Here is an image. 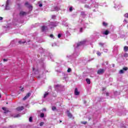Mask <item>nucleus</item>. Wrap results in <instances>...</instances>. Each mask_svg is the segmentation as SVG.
Returning a JSON list of instances; mask_svg holds the SVG:
<instances>
[{
    "instance_id": "41",
    "label": "nucleus",
    "mask_w": 128,
    "mask_h": 128,
    "mask_svg": "<svg viewBox=\"0 0 128 128\" xmlns=\"http://www.w3.org/2000/svg\"><path fill=\"white\" fill-rule=\"evenodd\" d=\"M106 95L107 96H108V93H106Z\"/></svg>"
},
{
    "instance_id": "12",
    "label": "nucleus",
    "mask_w": 128,
    "mask_h": 128,
    "mask_svg": "<svg viewBox=\"0 0 128 128\" xmlns=\"http://www.w3.org/2000/svg\"><path fill=\"white\" fill-rule=\"evenodd\" d=\"M102 25L104 26H108V23L106 22H102Z\"/></svg>"
},
{
    "instance_id": "40",
    "label": "nucleus",
    "mask_w": 128,
    "mask_h": 128,
    "mask_svg": "<svg viewBox=\"0 0 128 128\" xmlns=\"http://www.w3.org/2000/svg\"><path fill=\"white\" fill-rule=\"evenodd\" d=\"M21 92H24V88L21 89Z\"/></svg>"
},
{
    "instance_id": "20",
    "label": "nucleus",
    "mask_w": 128,
    "mask_h": 128,
    "mask_svg": "<svg viewBox=\"0 0 128 128\" xmlns=\"http://www.w3.org/2000/svg\"><path fill=\"white\" fill-rule=\"evenodd\" d=\"M124 18H128V13L124 14Z\"/></svg>"
},
{
    "instance_id": "19",
    "label": "nucleus",
    "mask_w": 128,
    "mask_h": 128,
    "mask_svg": "<svg viewBox=\"0 0 128 128\" xmlns=\"http://www.w3.org/2000/svg\"><path fill=\"white\" fill-rule=\"evenodd\" d=\"M68 72H72V68H68L67 70Z\"/></svg>"
},
{
    "instance_id": "44",
    "label": "nucleus",
    "mask_w": 128,
    "mask_h": 128,
    "mask_svg": "<svg viewBox=\"0 0 128 128\" xmlns=\"http://www.w3.org/2000/svg\"><path fill=\"white\" fill-rule=\"evenodd\" d=\"M32 70H34V68H32Z\"/></svg>"
},
{
    "instance_id": "16",
    "label": "nucleus",
    "mask_w": 128,
    "mask_h": 128,
    "mask_svg": "<svg viewBox=\"0 0 128 128\" xmlns=\"http://www.w3.org/2000/svg\"><path fill=\"white\" fill-rule=\"evenodd\" d=\"M104 43H102V42L99 43V46H104Z\"/></svg>"
},
{
    "instance_id": "26",
    "label": "nucleus",
    "mask_w": 128,
    "mask_h": 128,
    "mask_svg": "<svg viewBox=\"0 0 128 128\" xmlns=\"http://www.w3.org/2000/svg\"><path fill=\"white\" fill-rule=\"evenodd\" d=\"M18 43L19 44H26V42H22V41H19L18 42Z\"/></svg>"
},
{
    "instance_id": "27",
    "label": "nucleus",
    "mask_w": 128,
    "mask_h": 128,
    "mask_svg": "<svg viewBox=\"0 0 128 128\" xmlns=\"http://www.w3.org/2000/svg\"><path fill=\"white\" fill-rule=\"evenodd\" d=\"M86 122H82L81 124H86Z\"/></svg>"
},
{
    "instance_id": "15",
    "label": "nucleus",
    "mask_w": 128,
    "mask_h": 128,
    "mask_svg": "<svg viewBox=\"0 0 128 128\" xmlns=\"http://www.w3.org/2000/svg\"><path fill=\"white\" fill-rule=\"evenodd\" d=\"M44 113H42L40 115V118H44Z\"/></svg>"
},
{
    "instance_id": "9",
    "label": "nucleus",
    "mask_w": 128,
    "mask_h": 128,
    "mask_svg": "<svg viewBox=\"0 0 128 128\" xmlns=\"http://www.w3.org/2000/svg\"><path fill=\"white\" fill-rule=\"evenodd\" d=\"M124 51L126 52H128V46H124Z\"/></svg>"
},
{
    "instance_id": "32",
    "label": "nucleus",
    "mask_w": 128,
    "mask_h": 128,
    "mask_svg": "<svg viewBox=\"0 0 128 128\" xmlns=\"http://www.w3.org/2000/svg\"><path fill=\"white\" fill-rule=\"evenodd\" d=\"M25 6H28V2H26L25 3Z\"/></svg>"
},
{
    "instance_id": "3",
    "label": "nucleus",
    "mask_w": 128,
    "mask_h": 128,
    "mask_svg": "<svg viewBox=\"0 0 128 128\" xmlns=\"http://www.w3.org/2000/svg\"><path fill=\"white\" fill-rule=\"evenodd\" d=\"M98 74H102L104 72V69H100L98 71Z\"/></svg>"
},
{
    "instance_id": "39",
    "label": "nucleus",
    "mask_w": 128,
    "mask_h": 128,
    "mask_svg": "<svg viewBox=\"0 0 128 128\" xmlns=\"http://www.w3.org/2000/svg\"><path fill=\"white\" fill-rule=\"evenodd\" d=\"M81 14H84V12H81Z\"/></svg>"
},
{
    "instance_id": "30",
    "label": "nucleus",
    "mask_w": 128,
    "mask_h": 128,
    "mask_svg": "<svg viewBox=\"0 0 128 128\" xmlns=\"http://www.w3.org/2000/svg\"><path fill=\"white\" fill-rule=\"evenodd\" d=\"M8 2L7 1L6 2V8H8Z\"/></svg>"
},
{
    "instance_id": "25",
    "label": "nucleus",
    "mask_w": 128,
    "mask_h": 128,
    "mask_svg": "<svg viewBox=\"0 0 128 128\" xmlns=\"http://www.w3.org/2000/svg\"><path fill=\"white\" fill-rule=\"evenodd\" d=\"M69 10H70V12H72V6L70 8Z\"/></svg>"
},
{
    "instance_id": "11",
    "label": "nucleus",
    "mask_w": 128,
    "mask_h": 128,
    "mask_svg": "<svg viewBox=\"0 0 128 128\" xmlns=\"http://www.w3.org/2000/svg\"><path fill=\"white\" fill-rule=\"evenodd\" d=\"M86 82L88 84H90V78H86Z\"/></svg>"
},
{
    "instance_id": "38",
    "label": "nucleus",
    "mask_w": 128,
    "mask_h": 128,
    "mask_svg": "<svg viewBox=\"0 0 128 128\" xmlns=\"http://www.w3.org/2000/svg\"><path fill=\"white\" fill-rule=\"evenodd\" d=\"M3 18L2 17H0V20H2Z\"/></svg>"
},
{
    "instance_id": "10",
    "label": "nucleus",
    "mask_w": 128,
    "mask_h": 128,
    "mask_svg": "<svg viewBox=\"0 0 128 128\" xmlns=\"http://www.w3.org/2000/svg\"><path fill=\"white\" fill-rule=\"evenodd\" d=\"M68 116L70 118H72V114L70 112H68Z\"/></svg>"
},
{
    "instance_id": "36",
    "label": "nucleus",
    "mask_w": 128,
    "mask_h": 128,
    "mask_svg": "<svg viewBox=\"0 0 128 128\" xmlns=\"http://www.w3.org/2000/svg\"><path fill=\"white\" fill-rule=\"evenodd\" d=\"M124 22L126 23L128 22V20H124Z\"/></svg>"
},
{
    "instance_id": "5",
    "label": "nucleus",
    "mask_w": 128,
    "mask_h": 128,
    "mask_svg": "<svg viewBox=\"0 0 128 128\" xmlns=\"http://www.w3.org/2000/svg\"><path fill=\"white\" fill-rule=\"evenodd\" d=\"M74 94H75V96L80 95V92L78 90V88H76L75 90H74Z\"/></svg>"
},
{
    "instance_id": "35",
    "label": "nucleus",
    "mask_w": 128,
    "mask_h": 128,
    "mask_svg": "<svg viewBox=\"0 0 128 128\" xmlns=\"http://www.w3.org/2000/svg\"><path fill=\"white\" fill-rule=\"evenodd\" d=\"M50 38H54V35L52 34H50Z\"/></svg>"
},
{
    "instance_id": "45",
    "label": "nucleus",
    "mask_w": 128,
    "mask_h": 128,
    "mask_svg": "<svg viewBox=\"0 0 128 128\" xmlns=\"http://www.w3.org/2000/svg\"><path fill=\"white\" fill-rule=\"evenodd\" d=\"M60 122H62V120H60Z\"/></svg>"
},
{
    "instance_id": "2",
    "label": "nucleus",
    "mask_w": 128,
    "mask_h": 128,
    "mask_svg": "<svg viewBox=\"0 0 128 128\" xmlns=\"http://www.w3.org/2000/svg\"><path fill=\"white\" fill-rule=\"evenodd\" d=\"M32 94L30 92H28L26 95L22 98L23 100H26L27 98H28Z\"/></svg>"
},
{
    "instance_id": "23",
    "label": "nucleus",
    "mask_w": 128,
    "mask_h": 128,
    "mask_svg": "<svg viewBox=\"0 0 128 128\" xmlns=\"http://www.w3.org/2000/svg\"><path fill=\"white\" fill-rule=\"evenodd\" d=\"M56 110V106L52 107V110Z\"/></svg>"
},
{
    "instance_id": "18",
    "label": "nucleus",
    "mask_w": 128,
    "mask_h": 128,
    "mask_svg": "<svg viewBox=\"0 0 128 128\" xmlns=\"http://www.w3.org/2000/svg\"><path fill=\"white\" fill-rule=\"evenodd\" d=\"M96 54H98V56H102V53H100V52H96Z\"/></svg>"
},
{
    "instance_id": "21",
    "label": "nucleus",
    "mask_w": 128,
    "mask_h": 128,
    "mask_svg": "<svg viewBox=\"0 0 128 128\" xmlns=\"http://www.w3.org/2000/svg\"><path fill=\"white\" fill-rule=\"evenodd\" d=\"M122 70H128V67H124V68H123Z\"/></svg>"
},
{
    "instance_id": "1",
    "label": "nucleus",
    "mask_w": 128,
    "mask_h": 128,
    "mask_svg": "<svg viewBox=\"0 0 128 128\" xmlns=\"http://www.w3.org/2000/svg\"><path fill=\"white\" fill-rule=\"evenodd\" d=\"M86 40H84L83 41H81L77 44V47L78 48V46H83V44H86Z\"/></svg>"
},
{
    "instance_id": "13",
    "label": "nucleus",
    "mask_w": 128,
    "mask_h": 128,
    "mask_svg": "<svg viewBox=\"0 0 128 128\" xmlns=\"http://www.w3.org/2000/svg\"><path fill=\"white\" fill-rule=\"evenodd\" d=\"M48 96V92H46L44 94V98H46V96Z\"/></svg>"
},
{
    "instance_id": "4",
    "label": "nucleus",
    "mask_w": 128,
    "mask_h": 128,
    "mask_svg": "<svg viewBox=\"0 0 128 128\" xmlns=\"http://www.w3.org/2000/svg\"><path fill=\"white\" fill-rule=\"evenodd\" d=\"M24 106H19L17 108H16V110H18V112L20 111V110H24Z\"/></svg>"
},
{
    "instance_id": "46",
    "label": "nucleus",
    "mask_w": 128,
    "mask_h": 128,
    "mask_svg": "<svg viewBox=\"0 0 128 128\" xmlns=\"http://www.w3.org/2000/svg\"><path fill=\"white\" fill-rule=\"evenodd\" d=\"M8 102H6V104H8Z\"/></svg>"
},
{
    "instance_id": "7",
    "label": "nucleus",
    "mask_w": 128,
    "mask_h": 128,
    "mask_svg": "<svg viewBox=\"0 0 128 128\" xmlns=\"http://www.w3.org/2000/svg\"><path fill=\"white\" fill-rule=\"evenodd\" d=\"M110 34V31L108 30H106L105 32H104L103 34H105V36H108Z\"/></svg>"
},
{
    "instance_id": "34",
    "label": "nucleus",
    "mask_w": 128,
    "mask_h": 128,
    "mask_svg": "<svg viewBox=\"0 0 128 128\" xmlns=\"http://www.w3.org/2000/svg\"><path fill=\"white\" fill-rule=\"evenodd\" d=\"M39 6H40V8H42V4H39Z\"/></svg>"
},
{
    "instance_id": "29",
    "label": "nucleus",
    "mask_w": 128,
    "mask_h": 128,
    "mask_svg": "<svg viewBox=\"0 0 128 128\" xmlns=\"http://www.w3.org/2000/svg\"><path fill=\"white\" fill-rule=\"evenodd\" d=\"M124 57H128V54L127 53H126L125 54H124Z\"/></svg>"
},
{
    "instance_id": "17",
    "label": "nucleus",
    "mask_w": 128,
    "mask_h": 128,
    "mask_svg": "<svg viewBox=\"0 0 128 128\" xmlns=\"http://www.w3.org/2000/svg\"><path fill=\"white\" fill-rule=\"evenodd\" d=\"M124 72L123 69L120 70V74H124Z\"/></svg>"
},
{
    "instance_id": "42",
    "label": "nucleus",
    "mask_w": 128,
    "mask_h": 128,
    "mask_svg": "<svg viewBox=\"0 0 128 128\" xmlns=\"http://www.w3.org/2000/svg\"><path fill=\"white\" fill-rule=\"evenodd\" d=\"M84 104H86V101H84Z\"/></svg>"
},
{
    "instance_id": "43",
    "label": "nucleus",
    "mask_w": 128,
    "mask_h": 128,
    "mask_svg": "<svg viewBox=\"0 0 128 128\" xmlns=\"http://www.w3.org/2000/svg\"><path fill=\"white\" fill-rule=\"evenodd\" d=\"M29 8H32V6H29Z\"/></svg>"
},
{
    "instance_id": "28",
    "label": "nucleus",
    "mask_w": 128,
    "mask_h": 128,
    "mask_svg": "<svg viewBox=\"0 0 128 128\" xmlns=\"http://www.w3.org/2000/svg\"><path fill=\"white\" fill-rule=\"evenodd\" d=\"M2 110H4L5 112L6 110V107H2Z\"/></svg>"
},
{
    "instance_id": "14",
    "label": "nucleus",
    "mask_w": 128,
    "mask_h": 128,
    "mask_svg": "<svg viewBox=\"0 0 128 128\" xmlns=\"http://www.w3.org/2000/svg\"><path fill=\"white\" fill-rule=\"evenodd\" d=\"M29 122H32V117L29 118Z\"/></svg>"
},
{
    "instance_id": "31",
    "label": "nucleus",
    "mask_w": 128,
    "mask_h": 128,
    "mask_svg": "<svg viewBox=\"0 0 128 128\" xmlns=\"http://www.w3.org/2000/svg\"><path fill=\"white\" fill-rule=\"evenodd\" d=\"M61 36H62V34H58V38H60Z\"/></svg>"
},
{
    "instance_id": "6",
    "label": "nucleus",
    "mask_w": 128,
    "mask_h": 128,
    "mask_svg": "<svg viewBox=\"0 0 128 128\" xmlns=\"http://www.w3.org/2000/svg\"><path fill=\"white\" fill-rule=\"evenodd\" d=\"M20 16H26V12H24L22 11V12H20Z\"/></svg>"
},
{
    "instance_id": "24",
    "label": "nucleus",
    "mask_w": 128,
    "mask_h": 128,
    "mask_svg": "<svg viewBox=\"0 0 128 128\" xmlns=\"http://www.w3.org/2000/svg\"><path fill=\"white\" fill-rule=\"evenodd\" d=\"M8 112H10V110H6L4 112V114H8Z\"/></svg>"
},
{
    "instance_id": "33",
    "label": "nucleus",
    "mask_w": 128,
    "mask_h": 128,
    "mask_svg": "<svg viewBox=\"0 0 128 128\" xmlns=\"http://www.w3.org/2000/svg\"><path fill=\"white\" fill-rule=\"evenodd\" d=\"M3 61L4 62H8V60L6 59V58H4L3 59Z\"/></svg>"
},
{
    "instance_id": "37",
    "label": "nucleus",
    "mask_w": 128,
    "mask_h": 128,
    "mask_svg": "<svg viewBox=\"0 0 128 128\" xmlns=\"http://www.w3.org/2000/svg\"><path fill=\"white\" fill-rule=\"evenodd\" d=\"M80 32H82V28H80Z\"/></svg>"
},
{
    "instance_id": "22",
    "label": "nucleus",
    "mask_w": 128,
    "mask_h": 128,
    "mask_svg": "<svg viewBox=\"0 0 128 128\" xmlns=\"http://www.w3.org/2000/svg\"><path fill=\"white\" fill-rule=\"evenodd\" d=\"M44 122H40V126H44Z\"/></svg>"
},
{
    "instance_id": "8",
    "label": "nucleus",
    "mask_w": 128,
    "mask_h": 128,
    "mask_svg": "<svg viewBox=\"0 0 128 128\" xmlns=\"http://www.w3.org/2000/svg\"><path fill=\"white\" fill-rule=\"evenodd\" d=\"M46 26H42V32H44V30H46Z\"/></svg>"
}]
</instances>
